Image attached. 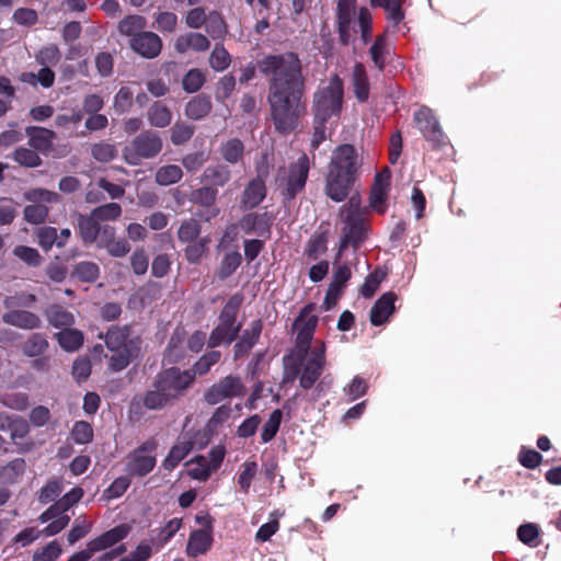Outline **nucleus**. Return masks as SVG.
<instances>
[{
    "label": "nucleus",
    "mask_w": 561,
    "mask_h": 561,
    "mask_svg": "<svg viewBox=\"0 0 561 561\" xmlns=\"http://www.w3.org/2000/svg\"><path fill=\"white\" fill-rule=\"evenodd\" d=\"M256 70L267 84L266 101L274 129L283 135L294 131L305 111L302 100L307 82L299 55L291 50L265 54L255 65L249 62L241 69L239 82L251 81Z\"/></svg>",
    "instance_id": "f257e3e1"
},
{
    "label": "nucleus",
    "mask_w": 561,
    "mask_h": 561,
    "mask_svg": "<svg viewBox=\"0 0 561 561\" xmlns=\"http://www.w3.org/2000/svg\"><path fill=\"white\" fill-rule=\"evenodd\" d=\"M362 159L354 145H339L331 154L325 176L324 193L333 202L345 201L358 181Z\"/></svg>",
    "instance_id": "f03ea898"
},
{
    "label": "nucleus",
    "mask_w": 561,
    "mask_h": 561,
    "mask_svg": "<svg viewBox=\"0 0 561 561\" xmlns=\"http://www.w3.org/2000/svg\"><path fill=\"white\" fill-rule=\"evenodd\" d=\"M176 366L162 369L157 374L151 389L142 396V404L148 410H161L179 400L193 386L192 377Z\"/></svg>",
    "instance_id": "7ed1b4c3"
},
{
    "label": "nucleus",
    "mask_w": 561,
    "mask_h": 561,
    "mask_svg": "<svg viewBox=\"0 0 561 561\" xmlns=\"http://www.w3.org/2000/svg\"><path fill=\"white\" fill-rule=\"evenodd\" d=\"M131 327L112 325L106 333H99L98 337L104 340L108 351L113 354L108 359V369L122 371L140 355L141 339L139 336L129 339Z\"/></svg>",
    "instance_id": "20e7f679"
},
{
    "label": "nucleus",
    "mask_w": 561,
    "mask_h": 561,
    "mask_svg": "<svg viewBox=\"0 0 561 561\" xmlns=\"http://www.w3.org/2000/svg\"><path fill=\"white\" fill-rule=\"evenodd\" d=\"M243 300L244 296L241 293L229 297L219 312L218 324L211 330L207 340L209 348L218 347L221 344L229 345L238 339L242 324L237 319Z\"/></svg>",
    "instance_id": "39448f33"
},
{
    "label": "nucleus",
    "mask_w": 561,
    "mask_h": 561,
    "mask_svg": "<svg viewBox=\"0 0 561 561\" xmlns=\"http://www.w3.org/2000/svg\"><path fill=\"white\" fill-rule=\"evenodd\" d=\"M344 103V82L333 73L327 85L317 88L312 95L311 111L321 119L340 118Z\"/></svg>",
    "instance_id": "423d86ee"
},
{
    "label": "nucleus",
    "mask_w": 561,
    "mask_h": 561,
    "mask_svg": "<svg viewBox=\"0 0 561 561\" xmlns=\"http://www.w3.org/2000/svg\"><path fill=\"white\" fill-rule=\"evenodd\" d=\"M350 208L343 218L342 237L339 244V255L348 247L359 249L368 236V224L354 198L348 202Z\"/></svg>",
    "instance_id": "0eeeda50"
},
{
    "label": "nucleus",
    "mask_w": 561,
    "mask_h": 561,
    "mask_svg": "<svg viewBox=\"0 0 561 561\" xmlns=\"http://www.w3.org/2000/svg\"><path fill=\"white\" fill-rule=\"evenodd\" d=\"M163 148L161 137L151 129L142 130L123 148V158L129 165H138L142 160L157 157Z\"/></svg>",
    "instance_id": "6e6552de"
},
{
    "label": "nucleus",
    "mask_w": 561,
    "mask_h": 561,
    "mask_svg": "<svg viewBox=\"0 0 561 561\" xmlns=\"http://www.w3.org/2000/svg\"><path fill=\"white\" fill-rule=\"evenodd\" d=\"M309 171L310 159L307 153H302L295 162L289 163L283 176H278L277 182L282 187L284 202L294 201L305 191Z\"/></svg>",
    "instance_id": "1a4fd4ad"
},
{
    "label": "nucleus",
    "mask_w": 561,
    "mask_h": 561,
    "mask_svg": "<svg viewBox=\"0 0 561 561\" xmlns=\"http://www.w3.org/2000/svg\"><path fill=\"white\" fill-rule=\"evenodd\" d=\"M158 446V440L151 437L130 451L125 466L128 476L142 478L149 474L157 465Z\"/></svg>",
    "instance_id": "9d476101"
},
{
    "label": "nucleus",
    "mask_w": 561,
    "mask_h": 561,
    "mask_svg": "<svg viewBox=\"0 0 561 561\" xmlns=\"http://www.w3.org/2000/svg\"><path fill=\"white\" fill-rule=\"evenodd\" d=\"M247 388L238 375H227L213 383L203 394L204 401L209 405L218 404L225 400L243 398Z\"/></svg>",
    "instance_id": "9b49d317"
},
{
    "label": "nucleus",
    "mask_w": 561,
    "mask_h": 561,
    "mask_svg": "<svg viewBox=\"0 0 561 561\" xmlns=\"http://www.w3.org/2000/svg\"><path fill=\"white\" fill-rule=\"evenodd\" d=\"M263 161L257 163V175L251 179L241 194V206L243 209H253L257 207L266 197L267 188L264 178L268 174L267 153L262 154Z\"/></svg>",
    "instance_id": "f8f14e48"
},
{
    "label": "nucleus",
    "mask_w": 561,
    "mask_h": 561,
    "mask_svg": "<svg viewBox=\"0 0 561 561\" xmlns=\"http://www.w3.org/2000/svg\"><path fill=\"white\" fill-rule=\"evenodd\" d=\"M414 123L423 137L432 145L433 149H439L447 145V137L444 134L440 124L433 111L427 106H422L414 113Z\"/></svg>",
    "instance_id": "ddd939ff"
},
{
    "label": "nucleus",
    "mask_w": 561,
    "mask_h": 561,
    "mask_svg": "<svg viewBox=\"0 0 561 561\" xmlns=\"http://www.w3.org/2000/svg\"><path fill=\"white\" fill-rule=\"evenodd\" d=\"M325 350V343L323 341H317L310 354L307 355L306 363L301 366L299 377V385L302 389H311L321 377L327 363Z\"/></svg>",
    "instance_id": "4468645a"
},
{
    "label": "nucleus",
    "mask_w": 561,
    "mask_h": 561,
    "mask_svg": "<svg viewBox=\"0 0 561 561\" xmlns=\"http://www.w3.org/2000/svg\"><path fill=\"white\" fill-rule=\"evenodd\" d=\"M356 11V0H337L336 3V32L339 35V42L343 46H348L354 42L355 33L353 24V16Z\"/></svg>",
    "instance_id": "2eb2a0df"
},
{
    "label": "nucleus",
    "mask_w": 561,
    "mask_h": 561,
    "mask_svg": "<svg viewBox=\"0 0 561 561\" xmlns=\"http://www.w3.org/2000/svg\"><path fill=\"white\" fill-rule=\"evenodd\" d=\"M131 531V526L128 524H119L115 527L102 533L98 537L89 540L87 547L94 556L95 553L114 548L117 543L128 537Z\"/></svg>",
    "instance_id": "dca6fc26"
},
{
    "label": "nucleus",
    "mask_w": 561,
    "mask_h": 561,
    "mask_svg": "<svg viewBox=\"0 0 561 561\" xmlns=\"http://www.w3.org/2000/svg\"><path fill=\"white\" fill-rule=\"evenodd\" d=\"M217 197L218 190L207 184L193 190L190 194V201L193 204L206 208L205 211L197 213V216L205 221H210L219 215L220 209L216 206Z\"/></svg>",
    "instance_id": "f3484780"
},
{
    "label": "nucleus",
    "mask_w": 561,
    "mask_h": 561,
    "mask_svg": "<svg viewBox=\"0 0 561 561\" xmlns=\"http://www.w3.org/2000/svg\"><path fill=\"white\" fill-rule=\"evenodd\" d=\"M263 331V321L262 319L253 320L249 328L244 329L240 336H238V341L233 345V359L238 360L248 355L251 350L259 342L260 336Z\"/></svg>",
    "instance_id": "a211bd4d"
},
{
    "label": "nucleus",
    "mask_w": 561,
    "mask_h": 561,
    "mask_svg": "<svg viewBox=\"0 0 561 561\" xmlns=\"http://www.w3.org/2000/svg\"><path fill=\"white\" fill-rule=\"evenodd\" d=\"M195 437L190 432L180 434L175 444L171 447L162 466L165 470L172 471L194 449Z\"/></svg>",
    "instance_id": "6ab92c4d"
},
{
    "label": "nucleus",
    "mask_w": 561,
    "mask_h": 561,
    "mask_svg": "<svg viewBox=\"0 0 561 561\" xmlns=\"http://www.w3.org/2000/svg\"><path fill=\"white\" fill-rule=\"evenodd\" d=\"M130 47L140 56L151 59L161 53L162 41L156 33L144 31L131 38Z\"/></svg>",
    "instance_id": "aec40b11"
},
{
    "label": "nucleus",
    "mask_w": 561,
    "mask_h": 561,
    "mask_svg": "<svg viewBox=\"0 0 561 561\" xmlns=\"http://www.w3.org/2000/svg\"><path fill=\"white\" fill-rule=\"evenodd\" d=\"M397 295L393 291L382 294L373 305L370 309V323L379 327L389 321V318L394 312V302Z\"/></svg>",
    "instance_id": "412c9836"
},
{
    "label": "nucleus",
    "mask_w": 561,
    "mask_h": 561,
    "mask_svg": "<svg viewBox=\"0 0 561 561\" xmlns=\"http://www.w3.org/2000/svg\"><path fill=\"white\" fill-rule=\"evenodd\" d=\"M273 215L264 213H249L240 219V227L243 232H256L259 236H270L273 224Z\"/></svg>",
    "instance_id": "4be33fe9"
},
{
    "label": "nucleus",
    "mask_w": 561,
    "mask_h": 561,
    "mask_svg": "<svg viewBox=\"0 0 561 561\" xmlns=\"http://www.w3.org/2000/svg\"><path fill=\"white\" fill-rule=\"evenodd\" d=\"M214 537L208 529L193 530L186 543L185 552L188 558H197L198 556L206 554L213 546Z\"/></svg>",
    "instance_id": "5701e85b"
},
{
    "label": "nucleus",
    "mask_w": 561,
    "mask_h": 561,
    "mask_svg": "<svg viewBox=\"0 0 561 561\" xmlns=\"http://www.w3.org/2000/svg\"><path fill=\"white\" fill-rule=\"evenodd\" d=\"M25 135L28 137L30 147L43 153L51 150L53 141L57 137L54 130L41 126H27Z\"/></svg>",
    "instance_id": "b1692460"
},
{
    "label": "nucleus",
    "mask_w": 561,
    "mask_h": 561,
    "mask_svg": "<svg viewBox=\"0 0 561 561\" xmlns=\"http://www.w3.org/2000/svg\"><path fill=\"white\" fill-rule=\"evenodd\" d=\"M2 321L23 330L38 329L42 324L41 318L36 313L23 309H13L4 312Z\"/></svg>",
    "instance_id": "393cba45"
},
{
    "label": "nucleus",
    "mask_w": 561,
    "mask_h": 561,
    "mask_svg": "<svg viewBox=\"0 0 561 561\" xmlns=\"http://www.w3.org/2000/svg\"><path fill=\"white\" fill-rule=\"evenodd\" d=\"M352 89L355 99L359 103H365L369 99L370 83L365 66L356 62L352 71Z\"/></svg>",
    "instance_id": "a878e982"
},
{
    "label": "nucleus",
    "mask_w": 561,
    "mask_h": 561,
    "mask_svg": "<svg viewBox=\"0 0 561 561\" xmlns=\"http://www.w3.org/2000/svg\"><path fill=\"white\" fill-rule=\"evenodd\" d=\"M391 171L385 167L380 172L375 175L374 183L370 191V206L377 208L379 204L386 201L390 188Z\"/></svg>",
    "instance_id": "bb28decb"
},
{
    "label": "nucleus",
    "mask_w": 561,
    "mask_h": 561,
    "mask_svg": "<svg viewBox=\"0 0 561 561\" xmlns=\"http://www.w3.org/2000/svg\"><path fill=\"white\" fill-rule=\"evenodd\" d=\"M213 110V103L209 95L205 93L193 96L184 107V114L192 121L206 118Z\"/></svg>",
    "instance_id": "cd10ccee"
},
{
    "label": "nucleus",
    "mask_w": 561,
    "mask_h": 561,
    "mask_svg": "<svg viewBox=\"0 0 561 561\" xmlns=\"http://www.w3.org/2000/svg\"><path fill=\"white\" fill-rule=\"evenodd\" d=\"M231 180V170L227 164L218 163L208 165L201 175V182L213 187H224Z\"/></svg>",
    "instance_id": "c85d7f7f"
},
{
    "label": "nucleus",
    "mask_w": 561,
    "mask_h": 561,
    "mask_svg": "<svg viewBox=\"0 0 561 561\" xmlns=\"http://www.w3.org/2000/svg\"><path fill=\"white\" fill-rule=\"evenodd\" d=\"M218 152L224 161L234 165L243 162L245 146L241 139L233 137L222 141Z\"/></svg>",
    "instance_id": "c756f323"
},
{
    "label": "nucleus",
    "mask_w": 561,
    "mask_h": 561,
    "mask_svg": "<svg viewBox=\"0 0 561 561\" xmlns=\"http://www.w3.org/2000/svg\"><path fill=\"white\" fill-rule=\"evenodd\" d=\"M209 39L201 33H187L185 35H181L178 37L174 44L175 50L180 54H184L188 49H193L195 51H205L209 48Z\"/></svg>",
    "instance_id": "7c9ffc66"
},
{
    "label": "nucleus",
    "mask_w": 561,
    "mask_h": 561,
    "mask_svg": "<svg viewBox=\"0 0 561 561\" xmlns=\"http://www.w3.org/2000/svg\"><path fill=\"white\" fill-rule=\"evenodd\" d=\"M221 352L211 350L202 355L190 369H185L192 377V382H195L196 376H205L208 374L213 366L219 363Z\"/></svg>",
    "instance_id": "2f4dec72"
},
{
    "label": "nucleus",
    "mask_w": 561,
    "mask_h": 561,
    "mask_svg": "<svg viewBox=\"0 0 561 561\" xmlns=\"http://www.w3.org/2000/svg\"><path fill=\"white\" fill-rule=\"evenodd\" d=\"M54 337L57 340L59 346L67 352L78 351L84 342L83 333L71 327L55 333Z\"/></svg>",
    "instance_id": "473e14b6"
},
{
    "label": "nucleus",
    "mask_w": 561,
    "mask_h": 561,
    "mask_svg": "<svg viewBox=\"0 0 561 561\" xmlns=\"http://www.w3.org/2000/svg\"><path fill=\"white\" fill-rule=\"evenodd\" d=\"M45 316L48 323L57 329H66L75 324L73 314L60 305H51L46 311Z\"/></svg>",
    "instance_id": "72a5a7b5"
},
{
    "label": "nucleus",
    "mask_w": 561,
    "mask_h": 561,
    "mask_svg": "<svg viewBox=\"0 0 561 561\" xmlns=\"http://www.w3.org/2000/svg\"><path fill=\"white\" fill-rule=\"evenodd\" d=\"M100 222L90 213L89 216H80L78 219L79 234L84 244H92L99 239L100 234Z\"/></svg>",
    "instance_id": "f704fd0d"
},
{
    "label": "nucleus",
    "mask_w": 561,
    "mask_h": 561,
    "mask_svg": "<svg viewBox=\"0 0 561 561\" xmlns=\"http://www.w3.org/2000/svg\"><path fill=\"white\" fill-rule=\"evenodd\" d=\"M147 117L151 126L164 128L171 124L172 112L162 102L157 101L149 107Z\"/></svg>",
    "instance_id": "c9c22d12"
},
{
    "label": "nucleus",
    "mask_w": 561,
    "mask_h": 561,
    "mask_svg": "<svg viewBox=\"0 0 561 561\" xmlns=\"http://www.w3.org/2000/svg\"><path fill=\"white\" fill-rule=\"evenodd\" d=\"M242 256L238 251H231L224 255L216 272V276L220 280L229 278L241 265Z\"/></svg>",
    "instance_id": "e433bc0d"
},
{
    "label": "nucleus",
    "mask_w": 561,
    "mask_h": 561,
    "mask_svg": "<svg viewBox=\"0 0 561 561\" xmlns=\"http://www.w3.org/2000/svg\"><path fill=\"white\" fill-rule=\"evenodd\" d=\"M100 276V267L91 261H82L75 264L71 277L82 283H94Z\"/></svg>",
    "instance_id": "4c0bfd02"
},
{
    "label": "nucleus",
    "mask_w": 561,
    "mask_h": 561,
    "mask_svg": "<svg viewBox=\"0 0 561 561\" xmlns=\"http://www.w3.org/2000/svg\"><path fill=\"white\" fill-rule=\"evenodd\" d=\"M404 0H380V4H370L371 8H382L386 13V19L391 21L393 26L397 27L405 18V12L402 8Z\"/></svg>",
    "instance_id": "58836bf2"
},
{
    "label": "nucleus",
    "mask_w": 561,
    "mask_h": 561,
    "mask_svg": "<svg viewBox=\"0 0 561 561\" xmlns=\"http://www.w3.org/2000/svg\"><path fill=\"white\" fill-rule=\"evenodd\" d=\"M206 33L213 39L222 38L227 34V24L220 12L214 10L207 14L205 22Z\"/></svg>",
    "instance_id": "ea45409f"
},
{
    "label": "nucleus",
    "mask_w": 561,
    "mask_h": 561,
    "mask_svg": "<svg viewBox=\"0 0 561 561\" xmlns=\"http://www.w3.org/2000/svg\"><path fill=\"white\" fill-rule=\"evenodd\" d=\"M183 178L182 169L176 164H167L160 167L156 174L154 181L161 186H169L178 183Z\"/></svg>",
    "instance_id": "a19ab883"
},
{
    "label": "nucleus",
    "mask_w": 561,
    "mask_h": 561,
    "mask_svg": "<svg viewBox=\"0 0 561 561\" xmlns=\"http://www.w3.org/2000/svg\"><path fill=\"white\" fill-rule=\"evenodd\" d=\"M48 348V341L43 333H33L22 345V352L28 357H36Z\"/></svg>",
    "instance_id": "79ce46f5"
},
{
    "label": "nucleus",
    "mask_w": 561,
    "mask_h": 561,
    "mask_svg": "<svg viewBox=\"0 0 561 561\" xmlns=\"http://www.w3.org/2000/svg\"><path fill=\"white\" fill-rule=\"evenodd\" d=\"M202 231L199 221L195 218H188L181 222L178 229V239L182 243H191L198 240V236Z\"/></svg>",
    "instance_id": "37998d69"
},
{
    "label": "nucleus",
    "mask_w": 561,
    "mask_h": 561,
    "mask_svg": "<svg viewBox=\"0 0 561 561\" xmlns=\"http://www.w3.org/2000/svg\"><path fill=\"white\" fill-rule=\"evenodd\" d=\"M195 127L186 122H176L170 130V140L174 146H182L191 140Z\"/></svg>",
    "instance_id": "c03bdc74"
},
{
    "label": "nucleus",
    "mask_w": 561,
    "mask_h": 561,
    "mask_svg": "<svg viewBox=\"0 0 561 561\" xmlns=\"http://www.w3.org/2000/svg\"><path fill=\"white\" fill-rule=\"evenodd\" d=\"M146 19L141 15H127L118 23V31L123 35L135 37L144 32Z\"/></svg>",
    "instance_id": "a18cd8bd"
},
{
    "label": "nucleus",
    "mask_w": 561,
    "mask_h": 561,
    "mask_svg": "<svg viewBox=\"0 0 561 561\" xmlns=\"http://www.w3.org/2000/svg\"><path fill=\"white\" fill-rule=\"evenodd\" d=\"M12 158L25 168H37L42 164V159L35 149L19 147L13 151Z\"/></svg>",
    "instance_id": "49530a36"
},
{
    "label": "nucleus",
    "mask_w": 561,
    "mask_h": 561,
    "mask_svg": "<svg viewBox=\"0 0 561 561\" xmlns=\"http://www.w3.org/2000/svg\"><path fill=\"white\" fill-rule=\"evenodd\" d=\"M208 242L209 238L204 237L188 243L184 249V256L187 262L191 264H198L207 252Z\"/></svg>",
    "instance_id": "de8ad7c7"
},
{
    "label": "nucleus",
    "mask_w": 561,
    "mask_h": 561,
    "mask_svg": "<svg viewBox=\"0 0 561 561\" xmlns=\"http://www.w3.org/2000/svg\"><path fill=\"white\" fill-rule=\"evenodd\" d=\"M283 412L279 409L274 410L268 420L263 425L261 432V442L268 443L275 438L282 423Z\"/></svg>",
    "instance_id": "09e8293b"
},
{
    "label": "nucleus",
    "mask_w": 561,
    "mask_h": 561,
    "mask_svg": "<svg viewBox=\"0 0 561 561\" xmlns=\"http://www.w3.org/2000/svg\"><path fill=\"white\" fill-rule=\"evenodd\" d=\"M387 51V35L386 33L380 34L376 37L374 44L371 45L369 53L371 60L378 70L382 71L386 67V55Z\"/></svg>",
    "instance_id": "8fccbe9b"
},
{
    "label": "nucleus",
    "mask_w": 561,
    "mask_h": 561,
    "mask_svg": "<svg viewBox=\"0 0 561 561\" xmlns=\"http://www.w3.org/2000/svg\"><path fill=\"white\" fill-rule=\"evenodd\" d=\"M205 81L204 72L198 68H192L183 77L182 88L186 93H195L201 90Z\"/></svg>",
    "instance_id": "3c124183"
},
{
    "label": "nucleus",
    "mask_w": 561,
    "mask_h": 561,
    "mask_svg": "<svg viewBox=\"0 0 561 561\" xmlns=\"http://www.w3.org/2000/svg\"><path fill=\"white\" fill-rule=\"evenodd\" d=\"M357 23L363 43L368 44L373 37V15L367 7L358 9Z\"/></svg>",
    "instance_id": "603ef678"
},
{
    "label": "nucleus",
    "mask_w": 561,
    "mask_h": 561,
    "mask_svg": "<svg viewBox=\"0 0 561 561\" xmlns=\"http://www.w3.org/2000/svg\"><path fill=\"white\" fill-rule=\"evenodd\" d=\"M231 64V56L222 44H216L210 56L209 65L215 71H224Z\"/></svg>",
    "instance_id": "864d4df0"
},
{
    "label": "nucleus",
    "mask_w": 561,
    "mask_h": 561,
    "mask_svg": "<svg viewBox=\"0 0 561 561\" xmlns=\"http://www.w3.org/2000/svg\"><path fill=\"white\" fill-rule=\"evenodd\" d=\"M327 234L324 232L317 233L309 239L305 249V254L311 260H317L320 255L327 252Z\"/></svg>",
    "instance_id": "5fc2aeb1"
},
{
    "label": "nucleus",
    "mask_w": 561,
    "mask_h": 561,
    "mask_svg": "<svg viewBox=\"0 0 561 561\" xmlns=\"http://www.w3.org/2000/svg\"><path fill=\"white\" fill-rule=\"evenodd\" d=\"M314 309L313 304L306 305L299 312V316L294 322V327L298 325L299 322H302V324L298 328V330L304 331L306 333L314 334L317 324H318V317L317 316H310L308 314Z\"/></svg>",
    "instance_id": "6e6d98bb"
},
{
    "label": "nucleus",
    "mask_w": 561,
    "mask_h": 561,
    "mask_svg": "<svg viewBox=\"0 0 561 561\" xmlns=\"http://www.w3.org/2000/svg\"><path fill=\"white\" fill-rule=\"evenodd\" d=\"M193 463H195L196 466L188 470V476L192 479L198 481H206L214 472L213 469H210V467L208 466L207 458L202 455H198L195 458H193L187 465Z\"/></svg>",
    "instance_id": "4d7b16f0"
},
{
    "label": "nucleus",
    "mask_w": 561,
    "mask_h": 561,
    "mask_svg": "<svg viewBox=\"0 0 561 561\" xmlns=\"http://www.w3.org/2000/svg\"><path fill=\"white\" fill-rule=\"evenodd\" d=\"M91 214L100 221H114L122 215V207L117 203H107L92 209Z\"/></svg>",
    "instance_id": "13d9d810"
},
{
    "label": "nucleus",
    "mask_w": 561,
    "mask_h": 561,
    "mask_svg": "<svg viewBox=\"0 0 561 561\" xmlns=\"http://www.w3.org/2000/svg\"><path fill=\"white\" fill-rule=\"evenodd\" d=\"M60 58L61 53L55 44L44 46L36 54V61L43 67L56 66Z\"/></svg>",
    "instance_id": "bf43d9fd"
},
{
    "label": "nucleus",
    "mask_w": 561,
    "mask_h": 561,
    "mask_svg": "<svg viewBox=\"0 0 561 561\" xmlns=\"http://www.w3.org/2000/svg\"><path fill=\"white\" fill-rule=\"evenodd\" d=\"M62 553V548L57 540L50 541L42 549H37L32 557V561H57Z\"/></svg>",
    "instance_id": "052dcab7"
},
{
    "label": "nucleus",
    "mask_w": 561,
    "mask_h": 561,
    "mask_svg": "<svg viewBox=\"0 0 561 561\" xmlns=\"http://www.w3.org/2000/svg\"><path fill=\"white\" fill-rule=\"evenodd\" d=\"M134 102V92L129 87H121L114 96L113 106L118 114L128 112Z\"/></svg>",
    "instance_id": "680f3d73"
},
{
    "label": "nucleus",
    "mask_w": 561,
    "mask_h": 561,
    "mask_svg": "<svg viewBox=\"0 0 561 561\" xmlns=\"http://www.w3.org/2000/svg\"><path fill=\"white\" fill-rule=\"evenodd\" d=\"M13 254L26 265L32 267L41 265L43 261L39 252L35 248L27 245H16L13 249Z\"/></svg>",
    "instance_id": "e2e57ef3"
},
{
    "label": "nucleus",
    "mask_w": 561,
    "mask_h": 561,
    "mask_svg": "<svg viewBox=\"0 0 561 561\" xmlns=\"http://www.w3.org/2000/svg\"><path fill=\"white\" fill-rule=\"evenodd\" d=\"M386 273L381 271L380 268H376L374 272H371L365 279L360 294L365 298H371L377 289L379 288L380 283L385 279Z\"/></svg>",
    "instance_id": "0e129e2a"
},
{
    "label": "nucleus",
    "mask_w": 561,
    "mask_h": 561,
    "mask_svg": "<svg viewBox=\"0 0 561 561\" xmlns=\"http://www.w3.org/2000/svg\"><path fill=\"white\" fill-rule=\"evenodd\" d=\"M517 537L523 543L533 548L540 543L539 528L531 523L520 525L517 529Z\"/></svg>",
    "instance_id": "69168bd1"
},
{
    "label": "nucleus",
    "mask_w": 561,
    "mask_h": 561,
    "mask_svg": "<svg viewBox=\"0 0 561 561\" xmlns=\"http://www.w3.org/2000/svg\"><path fill=\"white\" fill-rule=\"evenodd\" d=\"M71 438L76 444L85 445L93 439V428L89 422L77 421L71 430Z\"/></svg>",
    "instance_id": "338daca9"
},
{
    "label": "nucleus",
    "mask_w": 561,
    "mask_h": 561,
    "mask_svg": "<svg viewBox=\"0 0 561 561\" xmlns=\"http://www.w3.org/2000/svg\"><path fill=\"white\" fill-rule=\"evenodd\" d=\"M62 491V484L59 479L49 480L38 493V501L42 504H48L55 501Z\"/></svg>",
    "instance_id": "774afa93"
}]
</instances>
